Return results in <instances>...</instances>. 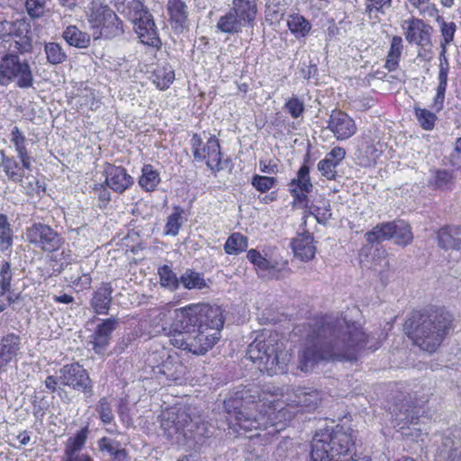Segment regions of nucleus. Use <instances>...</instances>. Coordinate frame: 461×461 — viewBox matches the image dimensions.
<instances>
[{"instance_id":"nucleus-1","label":"nucleus","mask_w":461,"mask_h":461,"mask_svg":"<svg viewBox=\"0 0 461 461\" xmlns=\"http://www.w3.org/2000/svg\"><path fill=\"white\" fill-rule=\"evenodd\" d=\"M291 403L281 407L276 395L258 386L237 390L224 401L226 412L230 416V424L244 431L271 429L269 434L283 430L294 415L290 405L301 411H310L320 404L318 391L298 388L289 398Z\"/></svg>"},{"instance_id":"nucleus-2","label":"nucleus","mask_w":461,"mask_h":461,"mask_svg":"<svg viewBox=\"0 0 461 461\" xmlns=\"http://www.w3.org/2000/svg\"><path fill=\"white\" fill-rule=\"evenodd\" d=\"M362 327L345 317L327 315L312 326L299 354L298 367L308 372L321 361L357 359L366 348L375 350Z\"/></svg>"},{"instance_id":"nucleus-3","label":"nucleus","mask_w":461,"mask_h":461,"mask_svg":"<svg viewBox=\"0 0 461 461\" xmlns=\"http://www.w3.org/2000/svg\"><path fill=\"white\" fill-rule=\"evenodd\" d=\"M452 322L453 316L449 312L442 308H431L424 312H412L404 323V330L416 346L432 353L448 334Z\"/></svg>"},{"instance_id":"nucleus-4","label":"nucleus","mask_w":461,"mask_h":461,"mask_svg":"<svg viewBox=\"0 0 461 461\" xmlns=\"http://www.w3.org/2000/svg\"><path fill=\"white\" fill-rule=\"evenodd\" d=\"M161 428L168 438L193 448L203 446L211 436L207 423L201 420L200 417L192 418L185 411L166 412L161 420Z\"/></svg>"},{"instance_id":"nucleus-5","label":"nucleus","mask_w":461,"mask_h":461,"mask_svg":"<svg viewBox=\"0 0 461 461\" xmlns=\"http://www.w3.org/2000/svg\"><path fill=\"white\" fill-rule=\"evenodd\" d=\"M247 357L261 372L269 375L284 373L291 358L276 332H271L267 337L263 334L257 337L249 345Z\"/></svg>"},{"instance_id":"nucleus-6","label":"nucleus","mask_w":461,"mask_h":461,"mask_svg":"<svg viewBox=\"0 0 461 461\" xmlns=\"http://www.w3.org/2000/svg\"><path fill=\"white\" fill-rule=\"evenodd\" d=\"M311 447V461H343L354 448V441L342 429H325L315 433Z\"/></svg>"},{"instance_id":"nucleus-7","label":"nucleus","mask_w":461,"mask_h":461,"mask_svg":"<svg viewBox=\"0 0 461 461\" xmlns=\"http://www.w3.org/2000/svg\"><path fill=\"white\" fill-rule=\"evenodd\" d=\"M176 328H199L209 331H219L223 328L222 310L217 305L192 304L174 312Z\"/></svg>"},{"instance_id":"nucleus-8","label":"nucleus","mask_w":461,"mask_h":461,"mask_svg":"<svg viewBox=\"0 0 461 461\" xmlns=\"http://www.w3.org/2000/svg\"><path fill=\"white\" fill-rule=\"evenodd\" d=\"M117 12L128 18L143 44L158 47L161 44L152 15L140 0H113Z\"/></svg>"},{"instance_id":"nucleus-9","label":"nucleus","mask_w":461,"mask_h":461,"mask_svg":"<svg viewBox=\"0 0 461 461\" xmlns=\"http://www.w3.org/2000/svg\"><path fill=\"white\" fill-rule=\"evenodd\" d=\"M14 83L17 87L27 89L33 86L34 77L28 59L17 53H7L0 60V85Z\"/></svg>"},{"instance_id":"nucleus-10","label":"nucleus","mask_w":461,"mask_h":461,"mask_svg":"<svg viewBox=\"0 0 461 461\" xmlns=\"http://www.w3.org/2000/svg\"><path fill=\"white\" fill-rule=\"evenodd\" d=\"M59 384L83 393L86 398L94 394L93 382L87 371L78 363L67 364L59 369Z\"/></svg>"},{"instance_id":"nucleus-11","label":"nucleus","mask_w":461,"mask_h":461,"mask_svg":"<svg viewBox=\"0 0 461 461\" xmlns=\"http://www.w3.org/2000/svg\"><path fill=\"white\" fill-rule=\"evenodd\" d=\"M26 240L44 251L52 252L61 245V238L49 225L38 222L26 230Z\"/></svg>"},{"instance_id":"nucleus-12","label":"nucleus","mask_w":461,"mask_h":461,"mask_svg":"<svg viewBox=\"0 0 461 461\" xmlns=\"http://www.w3.org/2000/svg\"><path fill=\"white\" fill-rule=\"evenodd\" d=\"M88 22L93 28L104 30L105 35L121 32L120 23L115 13L106 5L93 2L88 14Z\"/></svg>"},{"instance_id":"nucleus-13","label":"nucleus","mask_w":461,"mask_h":461,"mask_svg":"<svg viewBox=\"0 0 461 461\" xmlns=\"http://www.w3.org/2000/svg\"><path fill=\"white\" fill-rule=\"evenodd\" d=\"M120 321L117 317L104 319L98 323L90 336L89 344L92 349L98 355H104L112 340L113 332L119 327Z\"/></svg>"},{"instance_id":"nucleus-14","label":"nucleus","mask_w":461,"mask_h":461,"mask_svg":"<svg viewBox=\"0 0 461 461\" xmlns=\"http://www.w3.org/2000/svg\"><path fill=\"white\" fill-rule=\"evenodd\" d=\"M247 257L256 267L260 278L278 279L282 277L283 273L286 271V262L278 263L276 260L267 259L256 249L249 250Z\"/></svg>"},{"instance_id":"nucleus-15","label":"nucleus","mask_w":461,"mask_h":461,"mask_svg":"<svg viewBox=\"0 0 461 461\" xmlns=\"http://www.w3.org/2000/svg\"><path fill=\"white\" fill-rule=\"evenodd\" d=\"M157 355L162 359L153 367L157 375H161L169 381L180 380L185 374L186 367L182 364L177 356L169 355L166 350L157 351L152 354V358L156 359Z\"/></svg>"},{"instance_id":"nucleus-16","label":"nucleus","mask_w":461,"mask_h":461,"mask_svg":"<svg viewBox=\"0 0 461 461\" xmlns=\"http://www.w3.org/2000/svg\"><path fill=\"white\" fill-rule=\"evenodd\" d=\"M219 331H209L199 328L189 329V352L204 355L219 341Z\"/></svg>"},{"instance_id":"nucleus-17","label":"nucleus","mask_w":461,"mask_h":461,"mask_svg":"<svg viewBox=\"0 0 461 461\" xmlns=\"http://www.w3.org/2000/svg\"><path fill=\"white\" fill-rule=\"evenodd\" d=\"M406 23H408L404 32L406 41L421 47L425 51L430 49L432 28L420 19H411Z\"/></svg>"},{"instance_id":"nucleus-18","label":"nucleus","mask_w":461,"mask_h":461,"mask_svg":"<svg viewBox=\"0 0 461 461\" xmlns=\"http://www.w3.org/2000/svg\"><path fill=\"white\" fill-rule=\"evenodd\" d=\"M328 129L333 132L339 140H345L353 136L357 126L352 118L342 111H332L328 122Z\"/></svg>"},{"instance_id":"nucleus-19","label":"nucleus","mask_w":461,"mask_h":461,"mask_svg":"<svg viewBox=\"0 0 461 461\" xmlns=\"http://www.w3.org/2000/svg\"><path fill=\"white\" fill-rule=\"evenodd\" d=\"M106 185L114 192L122 194L132 184V177L127 174L126 169L122 167L108 165L104 169Z\"/></svg>"},{"instance_id":"nucleus-20","label":"nucleus","mask_w":461,"mask_h":461,"mask_svg":"<svg viewBox=\"0 0 461 461\" xmlns=\"http://www.w3.org/2000/svg\"><path fill=\"white\" fill-rule=\"evenodd\" d=\"M21 349V338L9 333L0 340V372L12 363L17 357Z\"/></svg>"},{"instance_id":"nucleus-21","label":"nucleus","mask_w":461,"mask_h":461,"mask_svg":"<svg viewBox=\"0 0 461 461\" xmlns=\"http://www.w3.org/2000/svg\"><path fill=\"white\" fill-rule=\"evenodd\" d=\"M312 187L309 167L303 165L297 172V177L290 183V191L295 201L304 202Z\"/></svg>"},{"instance_id":"nucleus-22","label":"nucleus","mask_w":461,"mask_h":461,"mask_svg":"<svg viewBox=\"0 0 461 461\" xmlns=\"http://www.w3.org/2000/svg\"><path fill=\"white\" fill-rule=\"evenodd\" d=\"M438 245L444 250L461 251V225L440 228L437 233Z\"/></svg>"},{"instance_id":"nucleus-23","label":"nucleus","mask_w":461,"mask_h":461,"mask_svg":"<svg viewBox=\"0 0 461 461\" xmlns=\"http://www.w3.org/2000/svg\"><path fill=\"white\" fill-rule=\"evenodd\" d=\"M292 248L294 256L302 261L312 259L316 253L313 237L308 231L298 234L292 241Z\"/></svg>"},{"instance_id":"nucleus-24","label":"nucleus","mask_w":461,"mask_h":461,"mask_svg":"<svg viewBox=\"0 0 461 461\" xmlns=\"http://www.w3.org/2000/svg\"><path fill=\"white\" fill-rule=\"evenodd\" d=\"M112 294L113 288L110 284H103L94 292L90 305L95 313H108L113 299Z\"/></svg>"},{"instance_id":"nucleus-25","label":"nucleus","mask_w":461,"mask_h":461,"mask_svg":"<svg viewBox=\"0 0 461 461\" xmlns=\"http://www.w3.org/2000/svg\"><path fill=\"white\" fill-rule=\"evenodd\" d=\"M436 461H461V441L450 437L443 438Z\"/></svg>"},{"instance_id":"nucleus-26","label":"nucleus","mask_w":461,"mask_h":461,"mask_svg":"<svg viewBox=\"0 0 461 461\" xmlns=\"http://www.w3.org/2000/svg\"><path fill=\"white\" fill-rule=\"evenodd\" d=\"M167 11L170 22L176 30H183L187 23L188 10L183 0H168Z\"/></svg>"},{"instance_id":"nucleus-27","label":"nucleus","mask_w":461,"mask_h":461,"mask_svg":"<svg viewBox=\"0 0 461 461\" xmlns=\"http://www.w3.org/2000/svg\"><path fill=\"white\" fill-rule=\"evenodd\" d=\"M248 25L232 10H229L224 15L221 16L216 28L224 33L237 34L242 31L244 26Z\"/></svg>"},{"instance_id":"nucleus-28","label":"nucleus","mask_w":461,"mask_h":461,"mask_svg":"<svg viewBox=\"0 0 461 461\" xmlns=\"http://www.w3.org/2000/svg\"><path fill=\"white\" fill-rule=\"evenodd\" d=\"M62 38L69 46L85 49L90 45V35L76 25H68L62 32Z\"/></svg>"},{"instance_id":"nucleus-29","label":"nucleus","mask_w":461,"mask_h":461,"mask_svg":"<svg viewBox=\"0 0 461 461\" xmlns=\"http://www.w3.org/2000/svg\"><path fill=\"white\" fill-rule=\"evenodd\" d=\"M232 10L243 22L252 26L257 14L255 0H232Z\"/></svg>"},{"instance_id":"nucleus-30","label":"nucleus","mask_w":461,"mask_h":461,"mask_svg":"<svg viewBox=\"0 0 461 461\" xmlns=\"http://www.w3.org/2000/svg\"><path fill=\"white\" fill-rule=\"evenodd\" d=\"M393 221L377 224L372 230L366 233L365 237L368 243H380L393 239L395 230Z\"/></svg>"},{"instance_id":"nucleus-31","label":"nucleus","mask_w":461,"mask_h":461,"mask_svg":"<svg viewBox=\"0 0 461 461\" xmlns=\"http://www.w3.org/2000/svg\"><path fill=\"white\" fill-rule=\"evenodd\" d=\"M1 167L9 180L15 183H22L24 176V171L13 157H7L2 151Z\"/></svg>"},{"instance_id":"nucleus-32","label":"nucleus","mask_w":461,"mask_h":461,"mask_svg":"<svg viewBox=\"0 0 461 461\" xmlns=\"http://www.w3.org/2000/svg\"><path fill=\"white\" fill-rule=\"evenodd\" d=\"M159 183L160 176L158 172L153 166L149 164L144 165L141 169V176L139 178L140 186L146 192H152L157 188Z\"/></svg>"},{"instance_id":"nucleus-33","label":"nucleus","mask_w":461,"mask_h":461,"mask_svg":"<svg viewBox=\"0 0 461 461\" xmlns=\"http://www.w3.org/2000/svg\"><path fill=\"white\" fill-rule=\"evenodd\" d=\"M402 39L400 36H393L391 41L390 49L386 57L384 67L389 70H395L402 52Z\"/></svg>"},{"instance_id":"nucleus-34","label":"nucleus","mask_w":461,"mask_h":461,"mask_svg":"<svg viewBox=\"0 0 461 461\" xmlns=\"http://www.w3.org/2000/svg\"><path fill=\"white\" fill-rule=\"evenodd\" d=\"M153 82L157 86L161 89H167L173 83L175 79V72L173 68L168 65L158 67L153 74Z\"/></svg>"},{"instance_id":"nucleus-35","label":"nucleus","mask_w":461,"mask_h":461,"mask_svg":"<svg viewBox=\"0 0 461 461\" xmlns=\"http://www.w3.org/2000/svg\"><path fill=\"white\" fill-rule=\"evenodd\" d=\"M287 26L296 37H304L310 32L311 23L303 16L296 14L287 19Z\"/></svg>"},{"instance_id":"nucleus-36","label":"nucleus","mask_w":461,"mask_h":461,"mask_svg":"<svg viewBox=\"0 0 461 461\" xmlns=\"http://www.w3.org/2000/svg\"><path fill=\"white\" fill-rule=\"evenodd\" d=\"M44 51L48 62L51 65H59L65 62L68 56L58 42H48L44 46Z\"/></svg>"},{"instance_id":"nucleus-37","label":"nucleus","mask_w":461,"mask_h":461,"mask_svg":"<svg viewBox=\"0 0 461 461\" xmlns=\"http://www.w3.org/2000/svg\"><path fill=\"white\" fill-rule=\"evenodd\" d=\"M14 231L8 217L0 213V249L5 251L13 246Z\"/></svg>"},{"instance_id":"nucleus-38","label":"nucleus","mask_w":461,"mask_h":461,"mask_svg":"<svg viewBox=\"0 0 461 461\" xmlns=\"http://www.w3.org/2000/svg\"><path fill=\"white\" fill-rule=\"evenodd\" d=\"M248 248V240L242 234L236 232L231 234L224 244V250L229 255L239 254Z\"/></svg>"},{"instance_id":"nucleus-39","label":"nucleus","mask_w":461,"mask_h":461,"mask_svg":"<svg viewBox=\"0 0 461 461\" xmlns=\"http://www.w3.org/2000/svg\"><path fill=\"white\" fill-rule=\"evenodd\" d=\"M395 228V231L393 232V237L395 239V243L401 246H406L410 244L413 240V235L411 232V226L403 221H393Z\"/></svg>"},{"instance_id":"nucleus-40","label":"nucleus","mask_w":461,"mask_h":461,"mask_svg":"<svg viewBox=\"0 0 461 461\" xmlns=\"http://www.w3.org/2000/svg\"><path fill=\"white\" fill-rule=\"evenodd\" d=\"M453 175L448 170L437 169L432 172L429 184L436 189H449L453 185Z\"/></svg>"},{"instance_id":"nucleus-41","label":"nucleus","mask_w":461,"mask_h":461,"mask_svg":"<svg viewBox=\"0 0 461 461\" xmlns=\"http://www.w3.org/2000/svg\"><path fill=\"white\" fill-rule=\"evenodd\" d=\"M88 434L87 427L81 429L75 436L70 437L67 443V447L65 450V455L67 456H80L77 454L85 444Z\"/></svg>"},{"instance_id":"nucleus-42","label":"nucleus","mask_w":461,"mask_h":461,"mask_svg":"<svg viewBox=\"0 0 461 461\" xmlns=\"http://www.w3.org/2000/svg\"><path fill=\"white\" fill-rule=\"evenodd\" d=\"M180 283L186 289H202L206 284L200 273L187 269L180 277Z\"/></svg>"},{"instance_id":"nucleus-43","label":"nucleus","mask_w":461,"mask_h":461,"mask_svg":"<svg viewBox=\"0 0 461 461\" xmlns=\"http://www.w3.org/2000/svg\"><path fill=\"white\" fill-rule=\"evenodd\" d=\"M447 74L448 70H445L443 68L438 70V85L437 86V94L434 98L433 104L436 111H440L443 107L445 94L447 86Z\"/></svg>"},{"instance_id":"nucleus-44","label":"nucleus","mask_w":461,"mask_h":461,"mask_svg":"<svg viewBox=\"0 0 461 461\" xmlns=\"http://www.w3.org/2000/svg\"><path fill=\"white\" fill-rule=\"evenodd\" d=\"M160 284L171 291L176 290L179 286L180 278L172 271L168 266H163L158 269Z\"/></svg>"},{"instance_id":"nucleus-45","label":"nucleus","mask_w":461,"mask_h":461,"mask_svg":"<svg viewBox=\"0 0 461 461\" xmlns=\"http://www.w3.org/2000/svg\"><path fill=\"white\" fill-rule=\"evenodd\" d=\"M25 10L32 19H38L46 12V0H25Z\"/></svg>"},{"instance_id":"nucleus-46","label":"nucleus","mask_w":461,"mask_h":461,"mask_svg":"<svg viewBox=\"0 0 461 461\" xmlns=\"http://www.w3.org/2000/svg\"><path fill=\"white\" fill-rule=\"evenodd\" d=\"M277 183L276 177L255 175L251 179V185L260 193H266L272 189Z\"/></svg>"},{"instance_id":"nucleus-47","label":"nucleus","mask_w":461,"mask_h":461,"mask_svg":"<svg viewBox=\"0 0 461 461\" xmlns=\"http://www.w3.org/2000/svg\"><path fill=\"white\" fill-rule=\"evenodd\" d=\"M415 115L419 123L424 130L429 131L433 129L437 119L434 113L427 109L415 108Z\"/></svg>"},{"instance_id":"nucleus-48","label":"nucleus","mask_w":461,"mask_h":461,"mask_svg":"<svg viewBox=\"0 0 461 461\" xmlns=\"http://www.w3.org/2000/svg\"><path fill=\"white\" fill-rule=\"evenodd\" d=\"M440 29H441V34L443 37V41L440 43L441 56H444V53H446V46L453 41L456 26L452 22L446 23L443 19H441Z\"/></svg>"},{"instance_id":"nucleus-49","label":"nucleus","mask_w":461,"mask_h":461,"mask_svg":"<svg viewBox=\"0 0 461 461\" xmlns=\"http://www.w3.org/2000/svg\"><path fill=\"white\" fill-rule=\"evenodd\" d=\"M174 321H176L175 319ZM174 325L176 331L178 330L179 331L170 339V343L176 348L189 351V329L176 328V322Z\"/></svg>"},{"instance_id":"nucleus-50","label":"nucleus","mask_w":461,"mask_h":461,"mask_svg":"<svg viewBox=\"0 0 461 461\" xmlns=\"http://www.w3.org/2000/svg\"><path fill=\"white\" fill-rule=\"evenodd\" d=\"M95 410L98 412L101 420L104 424L112 423L113 420V414L111 404L106 397H102L98 401Z\"/></svg>"},{"instance_id":"nucleus-51","label":"nucleus","mask_w":461,"mask_h":461,"mask_svg":"<svg viewBox=\"0 0 461 461\" xmlns=\"http://www.w3.org/2000/svg\"><path fill=\"white\" fill-rule=\"evenodd\" d=\"M12 279L13 272L11 269V263L8 261H5L0 266V288L2 291H10Z\"/></svg>"},{"instance_id":"nucleus-52","label":"nucleus","mask_w":461,"mask_h":461,"mask_svg":"<svg viewBox=\"0 0 461 461\" xmlns=\"http://www.w3.org/2000/svg\"><path fill=\"white\" fill-rule=\"evenodd\" d=\"M317 167L318 170L321 172L322 176L326 177L329 180L336 179V167H338V165L332 162V160H329L324 158L323 159L319 161Z\"/></svg>"},{"instance_id":"nucleus-53","label":"nucleus","mask_w":461,"mask_h":461,"mask_svg":"<svg viewBox=\"0 0 461 461\" xmlns=\"http://www.w3.org/2000/svg\"><path fill=\"white\" fill-rule=\"evenodd\" d=\"M12 24V32L11 37H14L16 39H23V38H31L29 36L30 33V26L23 20H17L15 22H11Z\"/></svg>"},{"instance_id":"nucleus-54","label":"nucleus","mask_w":461,"mask_h":461,"mask_svg":"<svg viewBox=\"0 0 461 461\" xmlns=\"http://www.w3.org/2000/svg\"><path fill=\"white\" fill-rule=\"evenodd\" d=\"M11 141L14 143L17 154L27 151L26 139L17 126L14 127L11 131Z\"/></svg>"},{"instance_id":"nucleus-55","label":"nucleus","mask_w":461,"mask_h":461,"mask_svg":"<svg viewBox=\"0 0 461 461\" xmlns=\"http://www.w3.org/2000/svg\"><path fill=\"white\" fill-rule=\"evenodd\" d=\"M215 145H212V152H211L209 155H206V165L208 167H210L212 170H221L223 168L221 165V153L220 149H215Z\"/></svg>"},{"instance_id":"nucleus-56","label":"nucleus","mask_w":461,"mask_h":461,"mask_svg":"<svg viewBox=\"0 0 461 461\" xmlns=\"http://www.w3.org/2000/svg\"><path fill=\"white\" fill-rule=\"evenodd\" d=\"M285 106L293 118H298L304 111L303 103L296 97L288 100Z\"/></svg>"},{"instance_id":"nucleus-57","label":"nucleus","mask_w":461,"mask_h":461,"mask_svg":"<svg viewBox=\"0 0 461 461\" xmlns=\"http://www.w3.org/2000/svg\"><path fill=\"white\" fill-rule=\"evenodd\" d=\"M32 49V38L16 39L14 40V51L12 53H17L21 57V55L31 53Z\"/></svg>"},{"instance_id":"nucleus-58","label":"nucleus","mask_w":461,"mask_h":461,"mask_svg":"<svg viewBox=\"0 0 461 461\" xmlns=\"http://www.w3.org/2000/svg\"><path fill=\"white\" fill-rule=\"evenodd\" d=\"M191 143H192L194 158L196 160H200V161L204 160L206 158L205 149H203V147H202L203 141H202L201 137L196 133L194 134L193 138L191 140Z\"/></svg>"},{"instance_id":"nucleus-59","label":"nucleus","mask_w":461,"mask_h":461,"mask_svg":"<svg viewBox=\"0 0 461 461\" xmlns=\"http://www.w3.org/2000/svg\"><path fill=\"white\" fill-rule=\"evenodd\" d=\"M181 215L179 213L171 214L166 223V233L176 236L181 227Z\"/></svg>"},{"instance_id":"nucleus-60","label":"nucleus","mask_w":461,"mask_h":461,"mask_svg":"<svg viewBox=\"0 0 461 461\" xmlns=\"http://www.w3.org/2000/svg\"><path fill=\"white\" fill-rule=\"evenodd\" d=\"M411 4L420 10V14L424 15H429L430 17L434 16L437 9L434 5H429V0H409Z\"/></svg>"},{"instance_id":"nucleus-61","label":"nucleus","mask_w":461,"mask_h":461,"mask_svg":"<svg viewBox=\"0 0 461 461\" xmlns=\"http://www.w3.org/2000/svg\"><path fill=\"white\" fill-rule=\"evenodd\" d=\"M450 163L456 169H461V138L456 141V146L450 155Z\"/></svg>"},{"instance_id":"nucleus-62","label":"nucleus","mask_w":461,"mask_h":461,"mask_svg":"<svg viewBox=\"0 0 461 461\" xmlns=\"http://www.w3.org/2000/svg\"><path fill=\"white\" fill-rule=\"evenodd\" d=\"M345 156L346 150L343 148L335 147L329 153H327L325 158L332 160V162L339 166L340 162L345 158Z\"/></svg>"},{"instance_id":"nucleus-63","label":"nucleus","mask_w":461,"mask_h":461,"mask_svg":"<svg viewBox=\"0 0 461 461\" xmlns=\"http://www.w3.org/2000/svg\"><path fill=\"white\" fill-rule=\"evenodd\" d=\"M45 387L50 393H56L59 390V371L57 375H48L44 380Z\"/></svg>"},{"instance_id":"nucleus-64","label":"nucleus","mask_w":461,"mask_h":461,"mask_svg":"<svg viewBox=\"0 0 461 461\" xmlns=\"http://www.w3.org/2000/svg\"><path fill=\"white\" fill-rule=\"evenodd\" d=\"M70 282L80 288H87L90 286L92 279L89 274H82L75 278L71 276Z\"/></svg>"}]
</instances>
